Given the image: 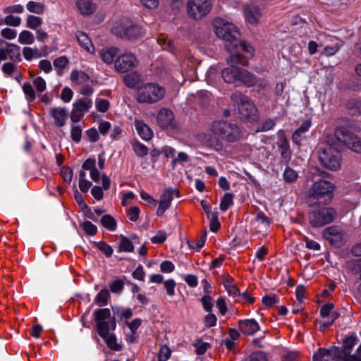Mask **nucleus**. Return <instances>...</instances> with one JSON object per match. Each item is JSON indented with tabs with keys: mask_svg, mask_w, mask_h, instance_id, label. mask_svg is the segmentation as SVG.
<instances>
[{
	"mask_svg": "<svg viewBox=\"0 0 361 361\" xmlns=\"http://www.w3.org/2000/svg\"><path fill=\"white\" fill-rule=\"evenodd\" d=\"M214 31L219 38L226 42L225 47L228 52L242 51L247 54V58L254 55L253 47L240 40V32L235 24H216Z\"/></svg>",
	"mask_w": 361,
	"mask_h": 361,
	"instance_id": "f257e3e1",
	"label": "nucleus"
},
{
	"mask_svg": "<svg viewBox=\"0 0 361 361\" xmlns=\"http://www.w3.org/2000/svg\"><path fill=\"white\" fill-rule=\"evenodd\" d=\"M98 334L104 340L107 346L114 351L121 350V345L117 343L114 334H109L116 327V320L111 317V311L108 308L99 309L94 312Z\"/></svg>",
	"mask_w": 361,
	"mask_h": 361,
	"instance_id": "f03ea898",
	"label": "nucleus"
},
{
	"mask_svg": "<svg viewBox=\"0 0 361 361\" xmlns=\"http://www.w3.org/2000/svg\"><path fill=\"white\" fill-rule=\"evenodd\" d=\"M165 94V90L157 83L149 82L139 86L136 98L139 103H155L161 99Z\"/></svg>",
	"mask_w": 361,
	"mask_h": 361,
	"instance_id": "7ed1b4c3",
	"label": "nucleus"
},
{
	"mask_svg": "<svg viewBox=\"0 0 361 361\" xmlns=\"http://www.w3.org/2000/svg\"><path fill=\"white\" fill-rule=\"evenodd\" d=\"M231 102L238 107V112L243 118L256 121L258 118L257 109L252 101L240 92H235L231 96Z\"/></svg>",
	"mask_w": 361,
	"mask_h": 361,
	"instance_id": "20e7f679",
	"label": "nucleus"
},
{
	"mask_svg": "<svg viewBox=\"0 0 361 361\" xmlns=\"http://www.w3.org/2000/svg\"><path fill=\"white\" fill-rule=\"evenodd\" d=\"M321 164L331 171H337L341 168V154L339 152L330 145L323 147L319 154Z\"/></svg>",
	"mask_w": 361,
	"mask_h": 361,
	"instance_id": "39448f33",
	"label": "nucleus"
},
{
	"mask_svg": "<svg viewBox=\"0 0 361 361\" xmlns=\"http://www.w3.org/2000/svg\"><path fill=\"white\" fill-rule=\"evenodd\" d=\"M231 54V56L227 60L231 67L224 68L222 71L221 75L226 82L235 83L238 80L239 67H235V65L241 64L243 66H247V60L244 59L243 56L238 52Z\"/></svg>",
	"mask_w": 361,
	"mask_h": 361,
	"instance_id": "423d86ee",
	"label": "nucleus"
},
{
	"mask_svg": "<svg viewBox=\"0 0 361 361\" xmlns=\"http://www.w3.org/2000/svg\"><path fill=\"white\" fill-rule=\"evenodd\" d=\"M212 4L210 0H190L187 3L188 15L195 20H199L211 11Z\"/></svg>",
	"mask_w": 361,
	"mask_h": 361,
	"instance_id": "0eeeda50",
	"label": "nucleus"
},
{
	"mask_svg": "<svg viewBox=\"0 0 361 361\" xmlns=\"http://www.w3.org/2000/svg\"><path fill=\"white\" fill-rule=\"evenodd\" d=\"M334 135L336 138L351 150L361 153V140L344 127L336 129Z\"/></svg>",
	"mask_w": 361,
	"mask_h": 361,
	"instance_id": "6e6552de",
	"label": "nucleus"
},
{
	"mask_svg": "<svg viewBox=\"0 0 361 361\" xmlns=\"http://www.w3.org/2000/svg\"><path fill=\"white\" fill-rule=\"evenodd\" d=\"M335 213L332 208L318 209L309 214V221L313 227H321L333 221Z\"/></svg>",
	"mask_w": 361,
	"mask_h": 361,
	"instance_id": "1a4fd4ad",
	"label": "nucleus"
},
{
	"mask_svg": "<svg viewBox=\"0 0 361 361\" xmlns=\"http://www.w3.org/2000/svg\"><path fill=\"white\" fill-rule=\"evenodd\" d=\"M112 33L118 37L134 39L142 34L139 24H117L111 28Z\"/></svg>",
	"mask_w": 361,
	"mask_h": 361,
	"instance_id": "9d476101",
	"label": "nucleus"
},
{
	"mask_svg": "<svg viewBox=\"0 0 361 361\" xmlns=\"http://www.w3.org/2000/svg\"><path fill=\"white\" fill-rule=\"evenodd\" d=\"M334 190V185L326 180L315 181L310 189V196L317 200L322 198L330 199Z\"/></svg>",
	"mask_w": 361,
	"mask_h": 361,
	"instance_id": "9b49d317",
	"label": "nucleus"
},
{
	"mask_svg": "<svg viewBox=\"0 0 361 361\" xmlns=\"http://www.w3.org/2000/svg\"><path fill=\"white\" fill-rule=\"evenodd\" d=\"M92 106V101L89 97H82L75 100L70 114L72 122L78 123L81 121Z\"/></svg>",
	"mask_w": 361,
	"mask_h": 361,
	"instance_id": "f8f14e48",
	"label": "nucleus"
},
{
	"mask_svg": "<svg viewBox=\"0 0 361 361\" xmlns=\"http://www.w3.org/2000/svg\"><path fill=\"white\" fill-rule=\"evenodd\" d=\"M137 60L132 53H125L120 55L114 61V68L118 73H124L137 66Z\"/></svg>",
	"mask_w": 361,
	"mask_h": 361,
	"instance_id": "ddd939ff",
	"label": "nucleus"
},
{
	"mask_svg": "<svg viewBox=\"0 0 361 361\" xmlns=\"http://www.w3.org/2000/svg\"><path fill=\"white\" fill-rule=\"evenodd\" d=\"M320 315L322 318L327 319L323 323H321V330H324L329 326L332 325L339 316L338 313L334 310V305L333 303H327L322 305L320 308Z\"/></svg>",
	"mask_w": 361,
	"mask_h": 361,
	"instance_id": "4468645a",
	"label": "nucleus"
},
{
	"mask_svg": "<svg viewBox=\"0 0 361 361\" xmlns=\"http://www.w3.org/2000/svg\"><path fill=\"white\" fill-rule=\"evenodd\" d=\"M326 355H331L334 361H361V356L351 355L343 348L332 347L328 351H323Z\"/></svg>",
	"mask_w": 361,
	"mask_h": 361,
	"instance_id": "2eb2a0df",
	"label": "nucleus"
},
{
	"mask_svg": "<svg viewBox=\"0 0 361 361\" xmlns=\"http://www.w3.org/2000/svg\"><path fill=\"white\" fill-rule=\"evenodd\" d=\"M269 224L270 223L268 217L262 212H257L255 217L252 221V226L253 229L257 233L262 237L267 235Z\"/></svg>",
	"mask_w": 361,
	"mask_h": 361,
	"instance_id": "dca6fc26",
	"label": "nucleus"
},
{
	"mask_svg": "<svg viewBox=\"0 0 361 361\" xmlns=\"http://www.w3.org/2000/svg\"><path fill=\"white\" fill-rule=\"evenodd\" d=\"M178 192L172 188L164 190L159 198V204L157 211V216H162L164 212L170 207L173 199V193Z\"/></svg>",
	"mask_w": 361,
	"mask_h": 361,
	"instance_id": "f3484780",
	"label": "nucleus"
},
{
	"mask_svg": "<svg viewBox=\"0 0 361 361\" xmlns=\"http://www.w3.org/2000/svg\"><path fill=\"white\" fill-rule=\"evenodd\" d=\"M157 120L158 125L163 129L175 127L174 115L169 109L165 108L160 109Z\"/></svg>",
	"mask_w": 361,
	"mask_h": 361,
	"instance_id": "a211bd4d",
	"label": "nucleus"
},
{
	"mask_svg": "<svg viewBox=\"0 0 361 361\" xmlns=\"http://www.w3.org/2000/svg\"><path fill=\"white\" fill-rule=\"evenodd\" d=\"M49 114L54 121L57 127L65 126L68 118V111L65 107H52L49 109Z\"/></svg>",
	"mask_w": 361,
	"mask_h": 361,
	"instance_id": "6ab92c4d",
	"label": "nucleus"
},
{
	"mask_svg": "<svg viewBox=\"0 0 361 361\" xmlns=\"http://www.w3.org/2000/svg\"><path fill=\"white\" fill-rule=\"evenodd\" d=\"M323 236L335 245H341L344 239V235L341 230L336 226H329L324 231Z\"/></svg>",
	"mask_w": 361,
	"mask_h": 361,
	"instance_id": "aec40b11",
	"label": "nucleus"
},
{
	"mask_svg": "<svg viewBox=\"0 0 361 361\" xmlns=\"http://www.w3.org/2000/svg\"><path fill=\"white\" fill-rule=\"evenodd\" d=\"M238 326L239 330L246 335H253L260 329L259 324L254 319L240 320Z\"/></svg>",
	"mask_w": 361,
	"mask_h": 361,
	"instance_id": "412c9836",
	"label": "nucleus"
},
{
	"mask_svg": "<svg viewBox=\"0 0 361 361\" xmlns=\"http://www.w3.org/2000/svg\"><path fill=\"white\" fill-rule=\"evenodd\" d=\"M227 126V122L222 121H216L213 122L211 126L212 132L226 140H232L235 137L234 135H228L225 133V129Z\"/></svg>",
	"mask_w": 361,
	"mask_h": 361,
	"instance_id": "4be33fe9",
	"label": "nucleus"
},
{
	"mask_svg": "<svg viewBox=\"0 0 361 361\" xmlns=\"http://www.w3.org/2000/svg\"><path fill=\"white\" fill-rule=\"evenodd\" d=\"M75 37L78 43L84 49L90 54L94 53V47L86 33L81 31H78L75 33Z\"/></svg>",
	"mask_w": 361,
	"mask_h": 361,
	"instance_id": "5701e85b",
	"label": "nucleus"
},
{
	"mask_svg": "<svg viewBox=\"0 0 361 361\" xmlns=\"http://www.w3.org/2000/svg\"><path fill=\"white\" fill-rule=\"evenodd\" d=\"M76 6L81 14L84 16L92 14L97 8V5L92 0H77Z\"/></svg>",
	"mask_w": 361,
	"mask_h": 361,
	"instance_id": "b1692460",
	"label": "nucleus"
},
{
	"mask_svg": "<svg viewBox=\"0 0 361 361\" xmlns=\"http://www.w3.org/2000/svg\"><path fill=\"white\" fill-rule=\"evenodd\" d=\"M311 126V121L306 120L305 121L301 126L296 129L292 135V140L293 142L299 145H300L301 141L305 137V133L309 130Z\"/></svg>",
	"mask_w": 361,
	"mask_h": 361,
	"instance_id": "393cba45",
	"label": "nucleus"
},
{
	"mask_svg": "<svg viewBox=\"0 0 361 361\" xmlns=\"http://www.w3.org/2000/svg\"><path fill=\"white\" fill-rule=\"evenodd\" d=\"M135 128L140 137L145 140H149L153 135L149 127L141 120L135 121Z\"/></svg>",
	"mask_w": 361,
	"mask_h": 361,
	"instance_id": "a878e982",
	"label": "nucleus"
},
{
	"mask_svg": "<svg viewBox=\"0 0 361 361\" xmlns=\"http://www.w3.org/2000/svg\"><path fill=\"white\" fill-rule=\"evenodd\" d=\"M244 16L247 23H257L259 20V8L255 6H244Z\"/></svg>",
	"mask_w": 361,
	"mask_h": 361,
	"instance_id": "bb28decb",
	"label": "nucleus"
},
{
	"mask_svg": "<svg viewBox=\"0 0 361 361\" xmlns=\"http://www.w3.org/2000/svg\"><path fill=\"white\" fill-rule=\"evenodd\" d=\"M90 79V76L81 71L73 70L70 75V80L73 85H85Z\"/></svg>",
	"mask_w": 361,
	"mask_h": 361,
	"instance_id": "cd10ccee",
	"label": "nucleus"
},
{
	"mask_svg": "<svg viewBox=\"0 0 361 361\" xmlns=\"http://www.w3.org/2000/svg\"><path fill=\"white\" fill-rule=\"evenodd\" d=\"M277 145L280 150L281 156L283 160L288 163L291 157V152L290 150L289 143L288 140L284 137H281Z\"/></svg>",
	"mask_w": 361,
	"mask_h": 361,
	"instance_id": "c85d7f7f",
	"label": "nucleus"
},
{
	"mask_svg": "<svg viewBox=\"0 0 361 361\" xmlns=\"http://www.w3.org/2000/svg\"><path fill=\"white\" fill-rule=\"evenodd\" d=\"M237 82L245 84L247 86H252L256 82L255 75L250 73L247 70L239 68Z\"/></svg>",
	"mask_w": 361,
	"mask_h": 361,
	"instance_id": "c756f323",
	"label": "nucleus"
},
{
	"mask_svg": "<svg viewBox=\"0 0 361 361\" xmlns=\"http://www.w3.org/2000/svg\"><path fill=\"white\" fill-rule=\"evenodd\" d=\"M6 51L8 58L13 61H21L20 47L14 44L7 43L6 46Z\"/></svg>",
	"mask_w": 361,
	"mask_h": 361,
	"instance_id": "7c9ffc66",
	"label": "nucleus"
},
{
	"mask_svg": "<svg viewBox=\"0 0 361 361\" xmlns=\"http://www.w3.org/2000/svg\"><path fill=\"white\" fill-rule=\"evenodd\" d=\"M118 49L114 47L103 49L100 51V56L104 63L106 64H111L114 58L118 54Z\"/></svg>",
	"mask_w": 361,
	"mask_h": 361,
	"instance_id": "2f4dec72",
	"label": "nucleus"
},
{
	"mask_svg": "<svg viewBox=\"0 0 361 361\" xmlns=\"http://www.w3.org/2000/svg\"><path fill=\"white\" fill-rule=\"evenodd\" d=\"M141 81V75L137 72L127 74L123 78L125 85L129 88H135Z\"/></svg>",
	"mask_w": 361,
	"mask_h": 361,
	"instance_id": "473e14b6",
	"label": "nucleus"
},
{
	"mask_svg": "<svg viewBox=\"0 0 361 361\" xmlns=\"http://www.w3.org/2000/svg\"><path fill=\"white\" fill-rule=\"evenodd\" d=\"M223 285L230 296L235 297L240 295V290L234 284L233 278H225L223 280Z\"/></svg>",
	"mask_w": 361,
	"mask_h": 361,
	"instance_id": "72a5a7b5",
	"label": "nucleus"
},
{
	"mask_svg": "<svg viewBox=\"0 0 361 361\" xmlns=\"http://www.w3.org/2000/svg\"><path fill=\"white\" fill-rule=\"evenodd\" d=\"M101 224L103 227L107 229L109 231H114L117 228V223L115 219L109 215L106 214L104 215L100 220Z\"/></svg>",
	"mask_w": 361,
	"mask_h": 361,
	"instance_id": "f704fd0d",
	"label": "nucleus"
},
{
	"mask_svg": "<svg viewBox=\"0 0 361 361\" xmlns=\"http://www.w3.org/2000/svg\"><path fill=\"white\" fill-rule=\"evenodd\" d=\"M134 246L132 241L124 235H121L118 243V252H132Z\"/></svg>",
	"mask_w": 361,
	"mask_h": 361,
	"instance_id": "c9c22d12",
	"label": "nucleus"
},
{
	"mask_svg": "<svg viewBox=\"0 0 361 361\" xmlns=\"http://www.w3.org/2000/svg\"><path fill=\"white\" fill-rule=\"evenodd\" d=\"M78 185L82 192H87L92 185V183L86 178V173L83 170L79 171Z\"/></svg>",
	"mask_w": 361,
	"mask_h": 361,
	"instance_id": "e433bc0d",
	"label": "nucleus"
},
{
	"mask_svg": "<svg viewBox=\"0 0 361 361\" xmlns=\"http://www.w3.org/2000/svg\"><path fill=\"white\" fill-rule=\"evenodd\" d=\"M109 298V291L107 289L104 288L102 289L97 295L94 299V302L100 306H105L108 304Z\"/></svg>",
	"mask_w": 361,
	"mask_h": 361,
	"instance_id": "4c0bfd02",
	"label": "nucleus"
},
{
	"mask_svg": "<svg viewBox=\"0 0 361 361\" xmlns=\"http://www.w3.org/2000/svg\"><path fill=\"white\" fill-rule=\"evenodd\" d=\"M82 127L79 124H76V123H73L71 126V137L72 140L78 143L80 142L82 138Z\"/></svg>",
	"mask_w": 361,
	"mask_h": 361,
	"instance_id": "58836bf2",
	"label": "nucleus"
},
{
	"mask_svg": "<svg viewBox=\"0 0 361 361\" xmlns=\"http://www.w3.org/2000/svg\"><path fill=\"white\" fill-rule=\"evenodd\" d=\"M233 204V195L230 192H226L222 197L220 202V209L222 212H226Z\"/></svg>",
	"mask_w": 361,
	"mask_h": 361,
	"instance_id": "ea45409f",
	"label": "nucleus"
},
{
	"mask_svg": "<svg viewBox=\"0 0 361 361\" xmlns=\"http://www.w3.org/2000/svg\"><path fill=\"white\" fill-rule=\"evenodd\" d=\"M357 341L358 338L355 334H351L345 336L343 342V349L346 352L350 351L357 343Z\"/></svg>",
	"mask_w": 361,
	"mask_h": 361,
	"instance_id": "a19ab883",
	"label": "nucleus"
},
{
	"mask_svg": "<svg viewBox=\"0 0 361 361\" xmlns=\"http://www.w3.org/2000/svg\"><path fill=\"white\" fill-rule=\"evenodd\" d=\"M283 180L286 183H293L298 177L297 171L290 167H286L283 174Z\"/></svg>",
	"mask_w": 361,
	"mask_h": 361,
	"instance_id": "79ce46f5",
	"label": "nucleus"
},
{
	"mask_svg": "<svg viewBox=\"0 0 361 361\" xmlns=\"http://www.w3.org/2000/svg\"><path fill=\"white\" fill-rule=\"evenodd\" d=\"M35 37L30 31L21 32L18 37V42L22 44H31L34 42Z\"/></svg>",
	"mask_w": 361,
	"mask_h": 361,
	"instance_id": "37998d69",
	"label": "nucleus"
},
{
	"mask_svg": "<svg viewBox=\"0 0 361 361\" xmlns=\"http://www.w3.org/2000/svg\"><path fill=\"white\" fill-rule=\"evenodd\" d=\"M133 149L135 153L140 157H144L148 153L147 147L138 141L133 142Z\"/></svg>",
	"mask_w": 361,
	"mask_h": 361,
	"instance_id": "c03bdc74",
	"label": "nucleus"
},
{
	"mask_svg": "<svg viewBox=\"0 0 361 361\" xmlns=\"http://www.w3.org/2000/svg\"><path fill=\"white\" fill-rule=\"evenodd\" d=\"M80 227L87 235L90 236H94L97 233V226L94 224H93L91 221H85L83 223L80 224Z\"/></svg>",
	"mask_w": 361,
	"mask_h": 361,
	"instance_id": "a18cd8bd",
	"label": "nucleus"
},
{
	"mask_svg": "<svg viewBox=\"0 0 361 361\" xmlns=\"http://www.w3.org/2000/svg\"><path fill=\"white\" fill-rule=\"evenodd\" d=\"M94 245L106 257H110L112 255L113 248L105 242L94 243Z\"/></svg>",
	"mask_w": 361,
	"mask_h": 361,
	"instance_id": "49530a36",
	"label": "nucleus"
},
{
	"mask_svg": "<svg viewBox=\"0 0 361 361\" xmlns=\"http://www.w3.org/2000/svg\"><path fill=\"white\" fill-rule=\"evenodd\" d=\"M225 133H226V134H228V135H234L235 137L233 138V140H228V142H235L236 141L239 137H240V128L235 124H231V123H227V126L225 129Z\"/></svg>",
	"mask_w": 361,
	"mask_h": 361,
	"instance_id": "de8ad7c7",
	"label": "nucleus"
},
{
	"mask_svg": "<svg viewBox=\"0 0 361 361\" xmlns=\"http://www.w3.org/2000/svg\"><path fill=\"white\" fill-rule=\"evenodd\" d=\"M322 351H328V349L319 348L313 355V361H333L331 355H326Z\"/></svg>",
	"mask_w": 361,
	"mask_h": 361,
	"instance_id": "09e8293b",
	"label": "nucleus"
},
{
	"mask_svg": "<svg viewBox=\"0 0 361 361\" xmlns=\"http://www.w3.org/2000/svg\"><path fill=\"white\" fill-rule=\"evenodd\" d=\"M109 106L110 104L107 99L97 98L95 100V108L99 112H106L109 109Z\"/></svg>",
	"mask_w": 361,
	"mask_h": 361,
	"instance_id": "8fccbe9b",
	"label": "nucleus"
},
{
	"mask_svg": "<svg viewBox=\"0 0 361 361\" xmlns=\"http://www.w3.org/2000/svg\"><path fill=\"white\" fill-rule=\"evenodd\" d=\"M171 355V350L166 345H163L160 347L159 351L158 361H167Z\"/></svg>",
	"mask_w": 361,
	"mask_h": 361,
	"instance_id": "3c124183",
	"label": "nucleus"
},
{
	"mask_svg": "<svg viewBox=\"0 0 361 361\" xmlns=\"http://www.w3.org/2000/svg\"><path fill=\"white\" fill-rule=\"evenodd\" d=\"M27 9L32 13H41L43 12L44 6L42 4L30 1L27 4Z\"/></svg>",
	"mask_w": 361,
	"mask_h": 361,
	"instance_id": "603ef678",
	"label": "nucleus"
},
{
	"mask_svg": "<svg viewBox=\"0 0 361 361\" xmlns=\"http://www.w3.org/2000/svg\"><path fill=\"white\" fill-rule=\"evenodd\" d=\"M23 90L26 96L27 101L32 102L35 99V92L32 86L30 83H25L23 86Z\"/></svg>",
	"mask_w": 361,
	"mask_h": 361,
	"instance_id": "864d4df0",
	"label": "nucleus"
},
{
	"mask_svg": "<svg viewBox=\"0 0 361 361\" xmlns=\"http://www.w3.org/2000/svg\"><path fill=\"white\" fill-rule=\"evenodd\" d=\"M123 286L124 283L122 280L116 279L110 283L109 288L112 293H118L122 291V290L123 289Z\"/></svg>",
	"mask_w": 361,
	"mask_h": 361,
	"instance_id": "5fc2aeb1",
	"label": "nucleus"
},
{
	"mask_svg": "<svg viewBox=\"0 0 361 361\" xmlns=\"http://www.w3.org/2000/svg\"><path fill=\"white\" fill-rule=\"evenodd\" d=\"M200 300L204 310L207 312H212L213 307L212 297L209 295H205L201 298Z\"/></svg>",
	"mask_w": 361,
	"mask_h": 361,
	"instance_id": "6e6d98bb",
	"label": "nucleus"
},
{
	"mask_svg": "<svg viewBox=\"0 0 361 361\" xmlns=\"http://www.w3.org/2000/svg\"><path fill=\"white\" fill-rule=\"evenodd\" d=\"M164 285L167 295L171 297L175 295L176 281L172 279H168L164 282Z\"/></svg>",
	"mask_w": 361,
	"mask_h": 361,
	"instance_id": "4d7b16f0",
	"label": "nucleus"
},
{
	"mask_svg": "<svg viewBox=\"0 0 361 361\" xmlns=\"http://www.w3.org/2000/svg\"><path fill=\"white\" fill-rule=\"evenodd\" d=\"M140 213V210L139 207L135 206L132 207L127 211V216L131 221H136L138 218Z\"/></svg>",
	"mask_w": 361,
	"mask_h": 361,
	"instance_id": "13d9d810",
	"label": "nucleus"
},
{
	"mask_svg": "<svg viewBox=\"0 0 361 361\" xmlns=\"http://www.w3.org/2000/svg\"><path fill=\"white\" fill-rule=\"evenodd\" d=\"M114 313L120 318L129 319L132 317L133 312L130 308H117Z\"/></svg>",
	"mask_w": 361,
	"mask_h": 361,
	"instance_id": "bf43d9fd",
	"label": "nucleus"
},
{
	"mask_svg": "<svg viewBox=\"0 0 361 361\" xmlns=\"http://www.w3.org/2000/svg\"><path fill=\"white\" fill-rule=\"evenodd\" d=\"M68 64V60L66 56H62L56 58L53 63V65L55 68L63 69Z\"/></svg>",
	"mask_w": 361,
	"mask_h": 361,
	"instance_id": "052dcab7",
	"label": "nucleus"
},
{
	"mask_svg": "<svg viewBox=\"0 0 361 361\" xmlns=\"http://www.w3.org/2000/svg\"><path fill=\"white\" fill-rule=\"evenodd\" d=\"M209 314H207L204 318V322L207 327L210 328L215 326L216 325L217 322V318L211 312H208Z\"/></svg>",
	"mask_w": 361,
	"mask_h": 361,
	"instance_id": "680f3d73",
	"label": "nucleus"
},
{
	"mask_svg": "<svg viewBox=\"0 0 361 361\" xmlns=\"http://www.w3.org/2000/svg\"><path fill=\"white\" fill-rule=\"evenodd\" d=\"M174 264L169 260H165L160 264V270L163 273H171L174 271Z\"/></svg>",
	"mask_w": 361,
	"mask_h": 361,
	"instance_id": "e2e57ef3",
	"label": "nucleus"
},
{
	"mask_svg": "<svg viewBox=\"0 0 361 361\" xmlns=\"http://www.w3.org/2000/svg\"><path fill=\"white\" fill-rule=\"evenodd\" d=\"M73 96V92L71 88L66 87H64L61 93V99L66 103L71 102Z\"/></svg>",
	"mask_w": 361,
	"mask_h": 361,
	"instance_id": "0e129e2a",
	"label": "nucleus"
},
{
	"mask_svg": "<svg viewBox=\"0 0 361 361\" xmlns=\"http://www.w3.org/2000/svg\"><path fill=\"white\" fill-rule=\"evenodd\" d=\"M33 84L38 92H42L46 90V82L42 77H37L33 80Z\"/></svg>",
	"mask_w": 361,
	"mask_h": 361,
	"instance_id": "69168bd1",
	"label": "nucleus"
},
{
	"mask_svg": "<svg viewBox=\"0 0 361 361\" xmlns=\"http://www.w3.org/2000/svg\"><path fill=\"white\" fill-rule=\"evenodd\" d=\"M140 4L149 10L156 9L159 5V0H140Z\"/></svg>",
	"mask_w": 361,
	"mask_h": 361,
	"instance_id": "338daca9",
	"label": "nucleus"
},
{
	"mask_svg": "<svg viewBox=\"0 0 361 361\" xmlns=\"http://www.w3.org/2000/svg\"><path fill=\"white\" fill-rule=\"evenodd\" d=\"M166 240V233L164 231H159L157 234L151 238L152 243H163Z\"/></svg>",
	"mask_w": 361,
	"mask_h": 361,
	"instance_id": "774afa93",
	"label": "nucleus"
}]
</instances>
